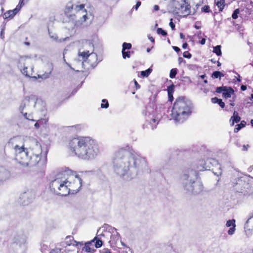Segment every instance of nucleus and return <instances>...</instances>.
I'll return each instance as SVG.
<instances>
[{
  "label": "nucleus",
  "mask_w": 253,
  "mask_h": 253,
  "mask_svg": "<svg viewBox=\"0 0 253 253\" xmlns=\"http://www.w3.org/2000/svg\"><path fill=\"white\" fill-rule=\"evenodd\" d=\"M82 186V180L70 170L59 173L49 184L50 190L54 194L66 196L78 192Z\"/></svg>",
  "instance_id": "nucleus-1"
},
{
  "label": "nucleus",
  "mask_w": 253,
  "mask_h": 253,
  "mask_svg": "<svg viewBox=\"0 0 253 253\" xmlns=\"http://www.w3.org/2000/svg\"><path fill=\"white\" fill-rule=\"evenodd\" d=\"M15 152V160L19 164L26 166L42 167L45 165L46 153L42 154L41 145L36 144L28 150L24 147L15 145L13 148Z\"/></svg>",
  "instance_id": "nucleus-2"
},
{
  "label": "nucleus",
  "mask_w": 253,
  "mask_h": 253,
  "mask_svg": "<svg viewBox=\"0 0 253 253\" xmlns=\"http://www.w3.org/2000/svg\"><path fill=\"white\" fill-rule=\"evenodd\" d=\"M69 149L79 158L90 160L96 157L98 152L94 140L88 136H78L70 139Z\"/></svg>",
  "instance_id": "nucleus-3"
},
{
  "label": "nucleus",
  "mask_w": 253,
  "mask_h": 253,
  "mask_svg": "<svg viewBox=\"0 0 253 253\" xmlns=\"http://www.w3.org/2000/svg\"><path fill=\"white\" fill-rule=\"evenodd\" d=\"M193 109V105L190 100L185 96H178L173 103L171 118L177 123H183L191 116Z\"/></svg>",
  "instance_id": "nucleus-4"
},
{
  "label": "nucleus",
  "mask_w": 253,
  "mask_h": 253,
  "mask_svg": "<svg viewBox=\"0 0 253 253\" xmlns=\"http://www.w3.org/2000/svg\"><path fill=\"white\" fill-rule=\"evenodd\" d=\"M18 66L20 69L22 73L25 76L35 79H46L49 77L52 70V66L49 65L50 68L48 72H45L42 75L38 74L36 76V74L33 70L32 61L30 58L27 57H21L19 60Z\"/></svg>",
  "instance_id": "nucleus-5"
},
{
  "label": "nucleus",
  "mask_w": 253,
  "mask_h": 253,
  "mask_svg": "<svg viewBox=\"0 0 253 253\" xmlns=\"http://www.w3.org/2000/svg\"><path fill=\"white\" fill-rule=\"evenodd\" d=\"M203 3V0H174L173 12L181 17H186L191 13V7L198 8Z\"/></svg>",
  "instance_id": "nucleus-6"
},
{
  "label": "nucleus",
  "mask_w": 253,
  "mask_h": 253,
  "mask_svg": "<svg viewBox=\"0 0 253 253\" xmlns=\"http://www.w3.org/2000/svg\"><path fill=\"white\" fill-rule=\"evenodd\" d=\"M205 169L209 168L212 172L217 176H220L222 174V169L221 165L218 162L214 159H209L205 163Z\"/></svg>",
  "instance_id": "nucleus-7"
},
{
  "label": "nucleus",
  "mask_w": 253,
  "mask_h": 253,
  "mask_svg": "<svg viewBox=\"0 0 253 253\" xmlns=\"http://www.w3.org/2000/svg\"><path fill=\"white\" fill-rule=\"evenodd\" d=\"M186 189L194 194H199L203 190V185L200 182H189L185 185Z\"/></svg>",
  "instance_id": "nucleus-8"
},
{
  "label": "nucleus",
  "mask_w": 253,
  "mask_h": 253,
  "mask_svg": "<svg viewBox=\"0 0 253 253\" xmlns=\"http://www.w3.org/2000/svg\"><path fill=\"white\" fill-rule=\"evenodd\" d=\"M86 63L88 64L91 67L96 66L98 63L97 54L93 52H90Z\"/></svg>",
  "instance_id": "nucleus-9"
},
{
  "label": "nucleus",
  "mask_w": 253,
  "mask_h": 253,
  "mask_svg": "<svg viewBox=\"0 0 253 253\" xmlns=\"http://www.w3.org/2000/svg\"><path fill=\"white\" fill-rule=\"evenodd\" d=\"M85 5L84 4H82L80 5H76V7H75V10L78 12L80 10H82L84 14L83 15V17L81 19L82 22H85L87 19V11L84 8Z\"/></svg>",
  "instance_id": "nucleus-10"
},
{
  "label": "nucleus",
  "mask_w": 253,
  "mask_h": 253,
  "mask_svg": "<svg viewBox=\"0 0 253 253\" xmlns=\"http://www.w3.org/2000/svg\"><path fill=\"white\" fill-rule=\"evenodd\" d=\"M90 52L88 50L84 51L83 52L79 51L78 53V57L81 59L82 64L86 63L89 55Z\"/></svg>",
  "instance_id": "nucleus-11"
},
{
  "label": "nucleus",
  "mask_w": 253,
  "mask_h": 253,
  "mask_svg": "<svg viewBox=\"0 0 253 253\" xmlns=\"http://www.w3.org/2000/svg\"><path fill=\"white\" fill-rule=\"evenodd\" d=\"M83 250L86 253H93L95 249L92 241L86 243Z\"/></svg>",
  "instance_id": "nucleus-12"
},
{
  "label": "nucleus",
  "mask_w": 253,
  "mask_h": 253,
  "mask_svg": "<svg viewBox=\"0 0 253 253\" xmlns=\"http://www.w3.org/2000/svg\"><path fill=\"white\" fill-rule=\"evenodd\" d=\"M241 120V117L239 116L238 113L236 111H234L233 115L230 119L231 126H233L235 123L239 122Z\"/></svg>",
  "instance_id": "nucleus-13"
},
{
  "label": "nucleus",
  "mask_w": 253,
  "mask_h": 253,
  "mask_svg": "<svg viewBox=\"0 0 253 253\" xmlns=\"http://www.w3.org/2000/svg\"><path fill=\"white\" fill-rule=\"evenodd\" d=\"M225 0H214L215 4L218 7L219 11H222L225 6Z\"/></svg>",
  "instance_id": "nucleus-14"
},
{
  "label": "nucleus",
  "mask_w": 253,
  "mask_h": 253,
  "mask_svg": "<svg viewBox=\"0 0 253 253\" xmlns=\"http://www.w3.org/2000/svg\"><path fill=\"white\" fill-rule=\"evenodd\" d=\"M160 121V119L159 117L153 116L149 121L152 129L156 128Z\"/></svg>",
  "instance_id": "nucleus-15"
},
{
  "label": "nucleus",
  "mask_w": 253,
  "mask_h": 253,
  "mask_svg": "<svg viewBox=\"0 0 253 253\" xmlns=\"http://www.w3.org/2000/svg\"><path fill=\"white\" fill-rule=\"evenodd\" d=\"M67 240L69 239V241H67L66 244L67 246H77L79 244V243L74 240L73 237L71 236H67L66 238Z\"/></svg>",
  "instance_id": "nucleus-16"
},
{
  "label": "nucleus",
  "mask_w": 253,
  "mask_h": 253,
  "mask_svg": "<svg viewBox=\"0 0 253 253\" xmlns=\"http://www.w3.org/2000/svg\"><path fill=\"white\" fill-rule=\"evenodd\" d=\"M234 92V90L231 87H226V90L222 93V96L225 98L231 97V94Z\"/></svg>",
  "instance_id": "nucleus-17"
},
{
  "label": "nucleus",
  "mask_w": 253,
  "mask_h": 253,
  "mask_svg": "<svg viewBox=\"0 0 253 253\" xmlns=\"http://www.w3.org/2000/svg\"><path fill=\"white\" fill-rule=\"evenodd\" d=\"M128 151L124 148H121L118 150L117 152V156L119 158H122L123 156L128 154Z\"/></svg>",
  "instance_id": "nucleus-18"
},
{
  "label": "nucleus",
  "mask_w": 253,
  "mask_h": 253,
  "mask_svg": "<svg viewBox=\"0 0 253 253\" xmlns=\"http://www.w3.org/2000/svg\"><path fill=\"white\" fill-rule=\"evenodd\" d=\"M211 102L213 103H217L218 105L222 108H223L225 107V103L223 102L221 99H218L217 97H215L213 98H212Z\"/></svg>",
  "instance_id": "nucleus-19"
},
{
  "label": "nucleus",
  "mask_w": 253,
  "mask_h": 253,
  "mask_svg": "<svg viewBox=\"0 0 253 253\" xmlns=\"http://www.w3.org/2000/svg\"><path fill=\"white\" fill-rule=\"evenodd\" d=\"M246 125V122L245 121H242L240 124H238L235 126L234 131L235 133L238 132L242 128L245 127Z\"/></svg>",
  "instance_id": "nucleus-20"
},
{
  "label": "nucleus",
  "mask_w": 253,
  "mask_h": 253,
  "mask_svg": "<svg viewBox=\"0 0 253 253\" xmlns=\"http://www.w3.org/2000/svg\"><path fill=\"white\" fill-rule=\"evenodd\" d=\"M95 241V247L96 248H99L102 246V241L100 239L98 238L97 237H95L92 240H91V241L92 243H94Z\"/></svg>",
  "instance_id": "nucleus-21"
},
{
  "label": "nucleus",
  "mask_w": 253,
  "mask_h": 253,
  "mask_svg": "<svg viewBox=\"0 0 253 253\" xmlns=\"http://www.w3.org/2000/svg\"><path fill=\"white\" fill-rule=\"evenodd\" d=\"M13 12L11 10H8L3 14V17L5 19L6 18H12L14 17V15Z\"/></svg>",
  "instance_id": "nucleus-22"
},
{
  "label": "nucleus",
  "mask_w": 253,
  "mask_h": 253,
  "mask_svg": "<svg viewBox=\"0 0 253 253\" xmlns=\"http://www.w3.org/2000/svg\"><path fill=\"white\" fill-rule=\"evenodd\" d=\"M152 71V69L151 68H148V69L142 71L141 72V75L143 77H148L150 74L151 73Z\"/></svg>",
  "instance_id": "nucleus-23"
},
{
  "label": "nucleus",
  "mask_w": 253,
  "mask_h": 253,
  "mask_svg": "<svg viewBox=\"0 0 253 253\" xmlns=\"http://www.w3.org/2000/svg\"><path fill=\"white\" fill-rule=\"evenodd\" d=\"M221 47V45H217L213 47V52L215 53L217 56H221L222 54Z\"/></svg>",
  "instance_id": "nucleus-24"
},
{
  "label": "nucleus",
  "mask_w": 253,
  "mask_h": 253,
  "mask_svg": "<svg viewBox=\"0 0 253 253\" xmlns=\"http://www.w3.org/2000/svg\"><path fill=\"white\" fill-rule=\"evenodd\" d=\"M223 77H224V75L219 71H214L211 75V77L213 79L220 78Z\"/></svg>",
  "instance_id": "nucleus-25"
},
{
  "label": "nucleus",
  "mask_w": 253,
  "mask_h": 253,
  "mask_svg": "<svg viewBox=\"0 0 253 253\" xmlns=\"http://www.w3.org/2000/svg\"><path fill=\"white\" fill-rule=\"evenodd\" d=\"M40 123V126L45 127L47 126L48 119L46 118L41 119L38 120Z\"/></svg>",
  "instance_id": "nucleus-26"
},
{
  "label": "nucleus",
  "mask_w": 253,
  "mask_h": 253,
  "mask_svg": "<svg viewBox=\"0 0 253 253\" xmlns=\"http://www.w3.org/2000/svg\"><path fill=\"white\" fill-rule=\"evenodd\" d=\"M175 86L173 84H171L170 85L167 87L168 94H173L174 92Z\"/></svg>",
  "instance_id": "nucleus-27"
},
{
  "label": "nucleus",
  "mask_w": 253,
  "mask_h": 253,
  "mask_svg": "<svg viewBox=\"0 0 253 253\" xmlns=\"http://www.w3.org/2000/svg\"><path fill=\"white\" fill-rule=\"evenodd\" d=\"M122 46V50L125 51L126 49H130L131 48L132 45L130 43L124 42Z\"/></svg>",
  "instance_id": "nucleus-28"
},
{
  "label": "nucleus",
  "mask_w": 253,
  "mask_h": 253,
  "mask_svg": "<svg viewBox=\"0 0 253 253\" xmlns=\"http://www.w3.org/2000/svg\"><path fill=\"white\" fill-rule=\"evenodd\" d=\"M177 74V69L176 68H173L172 69L169 73V77L171 79L174 78L175 77V76Z\"/></svg>",
  "instance_id": "nucleus-29"
},
{
  "label": "nucleus",
  "mask_w": 253,
  "mask_h": 253,
  "mask_svg": "<svg viewBox=\"0 0 253 253\" xmlns=\"http://www.w3.org/2000/svg\"><path fill=\"white\" fill-rule=\"evenodd\" d=\"M201 11L202 12L205 13H209L210 12H211L210 9V7L209 6V5H205L203 7H202L201 8Z\"/></svg>",
  "instance_id": "nucleus-30"
},
{
  "label": "nucleus",
  "mask_w": 253,
  "mask_h": 253,
  "mask_svg": "<svg viewBox=\"0 0 253 253\" xmlns=\"http://www.w3.org/2000/svg\"><path fill=\"white\" fill-rule=\"evenodd\" d=\"M226 90V86H222L220 87H217L216 88V92L218 93H220L221 92H223Z\"/></svg>",
  "instance_id": "nucleus-31"
},
{
  "label": "nucleus",
  "mask_w": 253,
  "mask_h": 253,
  "mask_svg": "<svg viewBox=\"0 0 253 253\" xmlns=\"http://www.w3.org/2000/svg\"><path fill=\"white\" fill-rule=\"evenodd\" d=\"M240 13V10L239 8L236 9L232 15V17L233 19H236L238 17V14Z\"/></svg>",
  "instance_id": "nucleus-32"
},
{
  "label": "nucleus",
  "mask_w": 253,
  "mask_h": 253,
  "mask_svg": "<svg viewBox=\"0 0 253 253\" xmlns=\"http://www.w3.org/2000/svg\"><path fill=\"white\" fill-rule=\"evenodd\" d=\"M109 107V103L107 100L104 99L102 100L101 107L102 108H107Z\"/></svg>",
  "instance_id": "nucleus-33"
},
{
  "label": "nucleus",
  "mask_w": 253,
  "mask_h": 253,
  "mask_svg": "<svg viewBox=\"0 0 253 253\" xmlns=\"http://www.w3.org/2000/svg\"><path fill=\"white\" fill-rule=\"evenodd\" d=\"M226 225L227 227H235V220L234 219L229 220L227 221Z\"/></svg>",
  "instance_id": "nucleus-34"
},
{
  "label": "nucleus",
  "mask_w": 253,
  "mask_h": 253,
  "mask_svg": "<svg viewBox=\"0 0 253 253\" xmlns=\"http://www.w3.org/2000/svg\"><path fill=\"white\" fill-rule=\"evenodd\" d=\"M75 7L76 6L74 7L73 4L70 6H67L65 8V13L67 14L71 12L73 8L75 9Z\"/></svg>",
  "instance_id": "nucleus-35"
},
{
  "label": "nucleus",
  "mask_w": 253,
  "mask_h": 253,
  "mask_svg": "<svg viewBox=\"0 0 253 253\" xmlns=\"http://www.w3.org/2000/svg\"><path fill=\"white\" fill-rule=\"evenodd\" d=\"M158 34L162 35V36H166L167 35V33L163 30L161 28H158L157 30Z\"/></svg>",
  "instance_id": "nucleus-36"
},
{
  "label": "nucleus",
  "mask_w": 253,
  "mask_h": 253,
  "mask_svg": "<svg viewBox=\"0 0 253 253\" xmlns=\"http://www.w3.org/2000/svg\"><path fill=\"white\" fill-rule=\"evenodd\" d=\"M122 55L124 59H126V58H130V51H126V50L124 51L122 50Z\"/></svg>",
  "instance_id": "nucleus-37"
},
{
  "label": "nucleus",
  "mask_w": 253,
  "mask_h": 253,
  "mask_svg": "<svg viewBox=\"0 0 253 253\" xmlns=\"http://www.w3.org/2000/svg\"><path fill=\"white\" fill-rule=\"evenodd\" d=\"M22 7V5H21L20 4H18L15 7V8H14L13 10H11L13 12L14 16L19 11Z\"/></svg>",
  "instance_id": "nucleus-38"
},
{
  "label": "nucleus",
  "mask_w": 253,
  "mask_h": 253,
  "mask_svg": "<svg viewBox=\"0 0 253 253\" xmlns=\"http://www.w3.org/2000/svg\"><path fill=\"white\" fill-rule=\"evenodd\" d=\"M5 29V26L4 25L2 26V27L1 29L0 33V37L1 39L3 40L4 39V31Z\"/></svg>",
  "instance_id": "nucleus-39"
},
{
  "label": "nucleus",
  "mask_w": 253,
  "mask_h": 253,
  "mask_svg": "<svg viewBox=\"0 0 253 253\" xmlns=\"http://www.w3.org/2000/svg\"><path fill=\"white\" fill-rule=\"evenodd\" d=\"M183 56L185 58L189 59L191 57L192 55L188 51H185L183 53Z\"/></svg>",
  "instance_id": "nucleus-40"
},
{
  "label": "nucleus",
  "mask_w": 253,
  "mask_h": 253,
  "mask_svg": "<svg viewBox=\"0 0 253 253\" xmlns=\"http://www.w3.org/2000/svg\"><path fill=\"white\" fill-rule=\"evenodd\" d=\"M61 250L58 248L52 249L49 253H61Z\"/></svg>",
  "instance_id": "nucleus-41"
},
{
  "label": "nucleus",
  "mask_w": 253,
  "mask_h": 253,
  "mask_svg": "<svg viewBox=\"0 0 253 253\" xmlns=\"http://www.w3.org/2000/svg\"><path fill=\"white\" fill-rule=\"evenodd\" d=\"M4 172V169L2 167L0 166V182L2 180V175Z\"/></svg>",
  "instance_id": "nucleus-42"
},
{
  "label": "nucleus",
  "mask_w": 253,
  "mask_h": 253,
  "mask_svg": "<svg viewBox=\"0 0 253 253\" xmlns=\"http://www.w3.org/2000/svg\"><path fill=\"white\" fill-rule=\"evenodd\" d=\"M173 94H168V100L170 103H172V101L174 100Z\"/></svg>",
  "instance_id": "nucleus-43"
},
{
  "label": "nucleus",
  "mask_w": 253,
  "mask_h": 253,
  "mask_svg": "<svg viewBox=\"0 0 253 253\" xmlns=\"http://www.w3.org/2000/svg\"><path fill=\"white\" fill-rule=\"evenodd\" d=\"M235 230V227H232L229 228L228 231V233L229 235H232Z\"/></svg>",
  "instance_id": "nucleus-44"
},
{
  "label": "nucleus",
  "mask_w": 253,
  "mask_h": 253,
  "mask_svg": "<svg viewBox=\"0 0 253 253\" xmlns=\"http://www.w3.org/2000/svg\"><path fill=\"white\" fill-rule=\"evenodd\" d=\"M169 26L172 29V30L175 29V24L172 22V19H170V22H169Z\"/></svg>",
  "instance_id": "nucleus-45"
},
{
  "label": "nucleus",
  "mask_w": 253,
  "mask_h": 253,
  "mask_svg": "<svg viewBox=\"0 0 253 253\" xmlns=\"http://www.w3.org/2000/svg\"><path fill=\"white\" fill-rule=\"evenodd\" d=\"M133 81H134V83L136 89H138L140 88V85L138 84L137 82L135 79H134Z\"/></svg>",
  "instance_id": "nucleus-46"
},
{
  "label": "nucleus",
  "mask_w": 253,
  "mask_h": 253,
  "mask_svg": "<svg viewBox=\"0 0 253 253\" xmlns=\"http://www.w3.org/2000/svg\"><path fill=\"white\" fill-rule=\"evenodd\" d=\"M250 147L249 145V144H247V145H244L243 146V148H242V150L244 151H246L248 150V148Z\"/></svg>",
  "instance_id": "nucleus-47"
},
{
  "label": "nucleus",
  "mask_w": 253,
  "mask_h": 253,
  "mask_svg": "<svg viewBox=\"0 0 253 253\" xmlns=\"http://www.w3.org/2000/svg\"><path fill=\"white\" fill-rule=\"evenodd\" d=\"M141 4V3L140 1H137L136 2V5L133 7V8L137 10L138 8L140 6Z\"/></svg>",
  "instance_id": "nucleus-48"
},
{
  "label": "nucleus",
  "mask_w": 253,
  "mask_h": 253,
  "mask_svg": "<svg viewBox=\"0 0 253 253\" xmlns=\"http://www.w3.org/2000/svg\"><path fill=\"white\" fill-rule=\"evenodd\" d=\"M172 48L176 52H178L180 50V48L177 46H172Z\"/></svg>",
  "instance_id": "nucleus-49"
},
{
  "label": "nucleus",
  "mask_w": 253,
  "mask_h": 253,
  "mask_svg": "<svg viewBox=\"0 0 253 253\" xmlns=\"http://www.w3.org/2000/svg\"><path fill=\"white\" fill-rule=\"evenodd\" d=\"M34 126L36 128L38 129L40 127V125L38 121H37V122L35 124Z\"/></svg>",
  "instance_id": "nucleus-50"
},
{
  "label": "nucleus",
  "mask_w": 253,
  "mask_h": 253,
  "mask_svg": "<svg viewBox=\"0 0 253 253\" xmlns=\"http://www.w3.org/2000/svg\"><path fill=\"white\" fill-rule=\"evenodd\" d=\"M179 64H181L183 62H185V60L183 59V58L179 57L178 59Z\"/></svg>",
  "instance_id": "nucleus-51"
},
{
  "label": "nucleus",
  "mask_w": 253,
  "mask_h": 253,
  "mask_svg": "<svg viewBox=\"0 0 253 253\" xmlns=\"http://www.w3.org/2000/svg\"><path fill=\"white\" fill-rule=\"evenodd\" d=\"M199 42L202 45L205 44L206 42V39L205 38H203L201 41H200Z\"/></svg>",
  "instance_id": "nucleus-52"
},
{
  "label": "nucleus",
  "mask_w": 253,
  "mask_h": 253,
  "mask_svg": "<svg viewBox=\"0 0 253 253\" xmlns=\"http://www.w3.org/2000/svg\"><path fill=\"white\" fill-rule=\"evenodd\" d=\"M241 89L242 91H245L247 89V86L245 85H242L241 86Z\"/></svg>",
  "instance_id": "nucleus-53"
},
{
  "label": "nucleus",
  "mask_w": 253,
  "mask_h": 253,
  "mask_svg": "<svg viewBox=\"0 0 253 253\" xmlns=\"http://www.w3.org/2000/svg\"><path fill=\"white\" fill-rule=\"evenodd\" d=\"M148 39L150 40V41L151 42H152L153 43H154L155 42V40L152 37V36H148Z\"/></svg>",
  "instance_id": "nucleus-54"
},
{
  "label": "nucleus",
  "mask_w": 253,
  "mask_h": 253,
  "mask_svg": "<svg viewBox=\"0 0 253 253\" xmlns=\"http://www.w3.org/2000/svg\"><path fill=\"white\" fill-rule=\"evenodd\" d=\"M188 45L187 43V42H185V43H184L182 44V48H184V49H185V48H186L188 47Z\"/></svg>",
  "instance_id": "nucleus-55"
},
{
  "label": "nucleus",
  "mask_w": 253,
  "mask_h": 253,
  "mask_svg": "<svg viewBox=\"0 0 253 253\" xmlns=\"http://www.w3.org/2000/svg\"><path fill=\"white\" fill-rule=\"evenodd\" d=\"M154 9L155 11H158L159 9V6L158 5H155L154 6Z\"/></svg>",
  "instance_id": "nucleus-56"
},
{
  "label": "nucleus",
  "mask_w": 253,
  "mask_h": 253,
  "mask_svg": "<svg viewBox=\"0 0 253 253\" xmlns=\"http://www.w3.org/2000/svg\"><path fill=\"white\" fill-rule=\"evenodd\" d=\"M24 1L25 0H20L19 4H20L21 5L23 6L24 4Z\"/></svg>",
  "instance_id": "nucleus-57"
},
{
  "label": "nucleus",
  "mask_w": 253,
  "mask_h": 253,
  "mask_svg": "<svg viewBox=\"0 0 253 253\" xmlns=\"http://www.w3.org/2000/svg\"><path fill=\"white\" fill-rule=\"evenodd\" d=\"M180 37L182 39H185V36L182 33H180Z\"/></svg>",
  "instance_id": "nucleus-58"
},
{
  "label": "nucleus",
  "mask_w": 253,
  "mask_h": 253,
  "mask_svg": "<svg viewBox=\"0 0 253 253\" xmlns=\"http://www.w3.org/2000/svg\"><path fill=\"white\" fill-rule=\"evenodd\" d=\"M27 113H25V115H24L25 117L27 119H28V120H31V121H33V122H35V120H32V119H29V118H28L27 117V116H27Z\"/></svg>",
  "instance_id": "nucleus-59"
},
{
  "label": "nucleus",
  "mask_w": 253,
  "mask_h": 253,
  "mask_svg": "<svg viewBox=\"0 0 253 253\" xmlns=\"http://www.w3.org/2000/svg\"><path fill=\"white\" fill-rule=\"evenodd\" d=\"M210 61L214 64L217 62L214 59H211Z\"/></svg>",
  "instance_id": "nucleus-60"
},
{
  "label": "nucleus",
  "mask_w": 253,
  "mask_h": 253,
  "mask_svg": "<svg viewBox=\"0 0 253 253\" xmlns=\"http://www.w3.org/2000/svg\"><path fill=\"white\" fill-rule=\"evenodd\" d=\"M206 77V75L205 74L200 76V78L203 79H205Z\"/></svg>",
  "instance_id": "nucleus-61"
},
{
  "label": "nucleus",
  "mask_w": 253,
  "mask_h": 253,
  "mask_svg": "<svg viewBox=\"0 0 253 253\" xmlns=\"http://www.w3.org/2000/svg\"><path fill=\"white\" fill-rule=\"evenodd\" d=\"M103 253H112L108 249H107L105 252Z\"/></svg>",
  "instance_id": "nucleus-62"
},
{
  "label": "nucleus",
  "mask_w": 253,
  "mask_h": 253,
  "mask_svg": "<svg viewBox=\"0 0 253 253\" xmlns=\"http://www.w3.org/2000/svg\"><path fill=\"white\" fill-rule=\"evenodd\" d=\"M216 62H217V65L218 67H219L221 66V64L219 61H217Z\"/></svg>",
  "instance_id": "nucleus-63"
},
{
  "label": "nucleus",
  "mask_w": 253,
  "mask_h": 253,
  "mask_svg": "<svg viewBox=\"0 0 253 253\" xmlns=\"http://www.w3.org/2000/svg\"><path fill=\"white\" fill-rule=\"evenodd\" d=\"M251 124L253 126V120H251Z\"/></svg>",
  "instance_id": "nucleus-64"
}]
</instances>
